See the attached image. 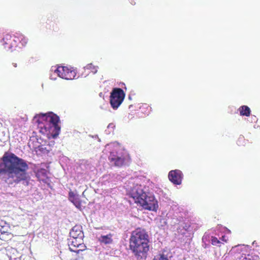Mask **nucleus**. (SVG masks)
<instances>
[{
	"label": "nucleus",
	"instance_id": "nucleus-4",
	"mask_svg": "<svg viewBox=\"0 0 260 260\" xmlns=\"http://www.w3.org/2000/svg\"><path fill=\"white\" fill-rule=\"evenodd\" d=\"M131 196L135 202L143 209L149 211L156 210L158 206L157 201L152 196H148L141 188L134 189Z\"/></svg>",
	"mask_w": 260,
	"mask_h": 260
},
{
	"label": "nucleus",
	"instance_id": "nucleus-5",
	"mask_svg": "<svg viewBox=\"0 0 260 260\" xmlns=\"http://www.w3.org/2000/svg\"><path fill=\"white\" fill-rule=\"evenodd\" d=\"M114 150L111 152L108 157L110 162L116 167H122L129 165L131 158L128 153L117 143L113 144Z\"/></svg>",
	"mask_w": 260,
	"mask_h": 260
},
{
	"label": "nucleus",
	"instance_id": "nucleus-23",
	"mask_svg": "<svg viewBox=\"0 0 260 260\" xmlns=\"http://www.w3.org/2000/svg\"><path fill=\"white\" fill-rule=\"evenodd\" d=\"M84 256L82 254H77L76 253V255L74 258H73L72 260H83Z\"/></svg>",
	"mask_w": 260,
	"mask_h": 260
},
{
	"label": "nucleus",
	"instance_id": "nucleus-25",
	"mask_svg": "<svg viewBox=\"0 0 260 260\" xmlns=\"http://www.w3.org/2000/svg\"><path fill=\"white\" fill-rule=\"evenodd\" d=\"M12 66L14 67V68H16L17 67V64L16 63H13Z\"/></svg>",
	"mask_w": 260,
	"mask_h": 260
},
{
	"label": "nucleus",
	"instance_id": "nucleus-24",
	"mask_svg": "<svg viewBox=\"0 0 260 260\" xmlns=\"http://www.w3.org/2000/svg\"><path fill=\"white\" fill-rule=\"evenodd\" d=\"M153 260H162V254L159 253L158 255H155Z\"/></svg>",
	"mask_w": 260,
	"mask_h": 260
},
{
	"label": "nucleus",
	"instance_id": "nucleus-2",
	"mask_svg": "<svg viewBox=\"0 0 260 260\" xmlns=\"http://www.w3.org/2000/svg\"><path fill=\"white\" fill-rule=\"evenodd\" d=\"M149 239L147 232L143 229L137 228L132 232L129 238V249L137 258L146 257L149 250Z\"/></svg>",
	"mask_w": 260,
	"mask_h": 260
},
{
	"label": "nucleus",
	"instance_id": "nucleus-22",
	"mask_svg": "<svg viewBox=\"0 0 260 260\" xmlns=\"http://www.w3.org/2000/svg\"><path fill=\"white\" fill-rule=\"evenodd\" d=\"M211 243L213 245L217 246L218 244L220 243V242L218 240V239L217 238L212 237Z\"/></svg>",
	"mask_w": 260,
	"mask_h": 260
},
{
	"label": "nucleus",
	"instance_id": "nucleus-11",
	"mask_svg": "<svg viewBox=\"0 0 260 260\" xmlns=\"http://www.w3.org/2000/svg\"><path fill=\"white\" fill-rule=\"evenodd\" d=\"M36 175L40 181L47 183L49 181L47 176V170L45 169L41 168L37 170Z\"/></svg>",
	"mask_w": 260,
	"mask_h": 260
},
{
	"label": "nucleus",
	"instance_id": "nucleus-16",
	"mask_svg": "<svg viewBox=\"0 0 260 260\" xmlns=\"http://www.w3.org/2000/svg\"><path fill=\"white\" fill-rule=\"evenodd\" d=\"M239 110L240 111V115L242 116H248L250 115L251 112L250 108L247 106H241L239 108Z\"/></svg>",
	"mask_w": 260,
	"mask_h": 260
},
{
	"label": "nucleus",
	"instance_id": "nucleus-13",
	"mask_svg": "<svg viewBox=\"0 0 260 260\" xmlns=\"http://www.w3.org/2000/svg\"><path fill=\"white\" fill-rule=\"evenodd\" d=\"M112 234L110 233L106 236H101L99 238L98 241L101 243H103L106 245L111 244L113 242L112 238Z\"/></svg>",
	"mask_w": 260,
	"mask_h": 260
},
{
	"label": "nucleus",
	"instance_id": "nucleus-17",
	"mask_svg": "<svg viewBox=\"0 0 260 260\" xmlns=\"http://www.w3.org/2000/svg\"><path fill=\"white\" fill-rule=\"evenodd\" d=\"M83 242V238H72L71 243L70 245V247H73V248L77 249L79 245Z\"/></svg>",
	"mask_w": 260,
	"mask_h": 260
},
{
	"label": "nucleus",
	"instance_id": "nucleus-9",
	"mask_svg": "<svg viewBox=\"0 0 260 260\" xmlns=\"http://www.w3.org/2000/svg\"><path fill=\"white\" fill-rule=\"evenodd\" d=\"M168 178L174 184L180 185L183 178V174L179 170H172L169 173Z\"/></svg>",
	"mask_w": 260,
	"mask_h": 260
},
{
	"label": "nucleus",
	"instance_id": "nucleus-1",
	"mask_svg": "<svg viewBox=\"0 0 260 260\" xmlns=\"http://www.w3.org/2000/svg\"><path fill=\"white\" fill-rule=\"evenodd\" d=\"M1 159L2 162L0 163V176L5 175L6 183L10 185L22 181L29 182L30 177L27 172L28 166L24 159L8 152H5Z\"/></svg>",
	"mask_w": 260,
	"mask_h": 260
},
{
	"label": "nucleus",
	"instance_id": "nucleus-19",
	"mask_svg": "<svg viewBox=\"0 0 260 260\" xmlns=\"http://www.w3.org/2000/svg\"><path fill=\"white\" fill-rule=\"evenodd\" d=\"M85 71H87L89 73L95 74L98 71V67L94 66L92 63H89L84 67Z\"/></svg>",
	"mask_w": 260,
	"mask_h": 260
},
{
	"label": "nucleus",
	"instance_id": "nucleus-28",
	"mask_svg": "<svg viewBox=\"0 0 260 260\" xmlns=\"http://www.w3.org/2000/svg\"><path fill=\"white\" fill-rule=\"evenodd\" d=\"M164 260H168L167 258H165L164 256Z\"/></svg>",
	"mask_w": 260,
	"mask_h": 260
},
{
	"label": "nucleus",
	"instance_id": "nucleus-3",
	"mask_svg": "<svg viewBox=\"0 0 260 260\" xmlns=\"http://www.w3.org/2000/svg\"><path fill=\"white\" fill-rule=\"evenodd\" d=\"M40 132L44 135L51 136L53 138H56L59 134L60 127L58 125L59 117L57 115L50 112L47 114H40L35 117Z\"/></svg>",
	"mask_w": 260,
	"mask_h": 260
},
{
	"label": "nucleus",
	"instance_id": "nucleus-27",
	"mask_svg": "<svg viewBox=\"0 0 260 260\" xmlns=\"http://www.w3.org/2000/svg\"><path fill=\"white\" fill-rule=\"evenodd\" d=\"M9 70L10 71H11V67H9Z\"/></svg>",
	"mask_w": 260,
	"mask_h": 260
},
{
	"label": "nucleus",
	"instance_id": "nucleus-10",
	"mask_svg": "<svg viewBox=\"0 0 260 260\" xmlns=\"http://www.w3.org/2000/svg\"><path fill=\"white\" fill-rule=\"evenodd\" d=\"M70 234L72 238H83V237L82 228L80 225H76L72 229Z\"/></svg>",
	"mask_w": 260,
	"mask_h": 260
},
{
	"label": "nucleus",
	"instance_id": "nucleus-6",
	"mask_svg": "<svg viewBox=\"0 0 260 260\" xmlns=\"http://www.w3.org/2000/svg\"><path fill=\"white\" fill-rule=\"evenodd\" d=\"M125 94L120 88L112 89L110 95V103L113 109H117L123 102Z\"/></svg>",
	"mask_w": 260,
	"mask_h": 260
},
{
	"label": "nucleus",
	"instance_id": "nucleus-14",
	"mask_svg": "<svg viewBox=\"0 0 260 260\" xmlns=\"http://www.w3.org/2000/svg\"><path fill=\"white\" fill-rule=\"evenodd\" d=\"M13 237V235L10 232L4 230V228L0 229V239L5 241H8Z\"/></svg>",
	"mask_w": 260,
	"mask_h": 260
},
{
	"label": "nucleus",
	"instance_id": "nucleus-12",
	"mask_svg": "<svg viewBox=\"0 0 260 260\" xmlns=\"http://www.w3.org/2000/svg\"><path fill=\"white\" fill-rule=\"evenodd\" d=\"M69 199L78 209L81 208V202L78 194H75L73 191H70L69 192Z\"/></svg>",
	"mask_w": 260,
	"mask_h": 260
},
{
	"label": "nucleus",
	"instance_id": "nucleus-20",
	"mask_svg": "<svg viewBox=\"0 0 260 260\" xmlns=\"http://www.w3.org/2000/svg\"><path fill=\"white\" fill-rule=\"evenodd\" d=\"M168 214L166 215V217H168V219H165L166 220L164 221V223L165 224H170L171 225H175L176 224V221L177 220L175 218H169L168 216Z\"/></svg>",
	"mask_w": 260,
	"mask_h": 260
},
{
	"label": "nucleus",
	"instance_id": "nucleus-7",
	"mask_svg": "<svg viewBox=\"0 0 260 260\" xmlns=\"http://www.w3.org/2000/svg\"><path fill=\"white\" fill-rule=\"evenodd\" d=\"M55 72L58 76L66 80H73L77 75L76 70L73 67L67 66H59Z\"/></svg>",
	"mask_w": 260,
	"mask_h": 260
},
{
	"label": "nucleus",
	"instance_id": "nucleus-15",
	"mask_svg": "<svg viewBox=\"0 0 260 260\" xmlns=\"http://www.w3.org/2000/svg\"><path fill=\"white\" fill-rule=\"evenodd\" d=\"M33 149L38 155H41L42 154L47 153L48 152V150L46 149V147L43 145H40L38 147H33Z\"/></svg>",
	"mask_w": 260,
	"mask_h": 260
},
{
	"label": "nucleus",
	"instance_id": "nucleus-21",
	"mask_svg": "<svg viewBox=\"0 0 260 260\" xmlns=\"http://www.w3.org/2000/svg\"><path fill=\"white\" fill-rule=\"evenodd\" d=\"M23 46H25L28 42V39L23 35H20L19 38H17Z\"/></svg>",
	"mask_w": 260,
	"mask_h": 260
},
{
	"label": "nucleus",
	"instance_id": "nucleus-26",
	"mask_svg": "<svg viewBox=\"0 0 260 260\" xmlns=\"http://www.w3.org/2000/svg\"><path fill=\"white\" fill-rule=\"evenodd\" d=\"M31 143L30 142H29V143H28V146H29V147H31Z\"/></svg>",
	"mask_w": 260,
	"mask_h": 260
},
{
	"label": "nucleus",
	"instance_id": "nucleus-18",
	"mask_svg": "<svg viewBox=\"0 0 260 260\" xmlns=\"http://www.w3.org/2000/svg\"><path fill=\"white\" fill-rule=\"evenodd\" d=\"M70 251L75 252L76 253L79 254V253L85 251L86 249V246L84 244L83 242L80 244L78 247V248L75 249L73 247H69Z\"/></svg>",
	"mask_w": 260,
	"mask_h": 260
},
{
	"label": "nucleus",
	"instance_id": "nucleus-8",
	"mask_svg": "<svg viewBox=\"0 0 260 260\" xmlns=\"http://www.w3.org/2000/svg\"><path fill=\"white\" fill-rule=\"evenodd\" d=\"M2 45L8 50L13 51L16 49L17 46V40L16 37L12 36L9 34H6L2 41Z\"/></svg>",
	"mask_w": 260,
	"mask_h": 260
}]
</instances>
